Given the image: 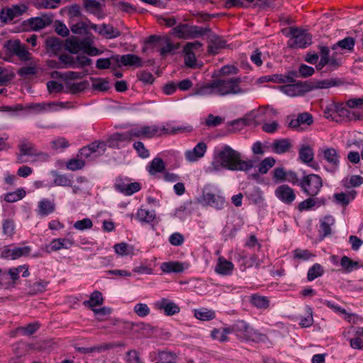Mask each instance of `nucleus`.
Wrapping results in <instances>:
<instances>
[{
    "instance_id": "9b49d317",
    "label": "nucleus",
    "mask_w": 363,
    "mask_h": 363,
    "mask_svg": "<svg viewBox=\"0 0 363 363\" xmlns=\"http://www.w3.org/2000/svg\"><path fill=\"white\" fill-rule=\"evenodd\" d=\"M52 22V18L51 16L44 15L41 17L30 18L26 20L23 22L22 26L26 30H38L50 26Z\"/></svg>"
},
{
    "instance_id": "5fc2aeb1",
    "label": "nucleus",
    "mask_w": 363,
    "mask_h": 363,
    "mask_svg": "<svg viewBox=\"0 0 363 363\" xmlns=\"http://www.w3.org/2000/svg\"><path fill=\"white\" fill-rule=\"evenodd\" d=\"M195 317L201 320H210L215 318V312L208 309L195 310Z\"/></svg>"
},
{
    "instance_id": "49530a36",
    "label": "nucleus",
    "mask_w": 363,
    "mask_h": 363,
    "mask_svg": "<svg viewBox=\"0 0 363 363\" xmlns=\"http://www.w3.org/2000/svg\"><path fill=\"white\" fill-rule=\"evenodd\" d=\"M26 194L23 188L18 189L15 191L9 192L4 195V200L9 203L16 202L22 199Z\"/></svg>"
},
{
    "instance_id": "c85d7f7f",
    "label": "nucleus",
    "mask_w": 363,
    "mask_h": 363,
    "mask_svg": "<svg viewBox=\"0 0 363 363\" xmlns=\"http://www.w3.org/2000/svg\"><path fill=\"white\" fill-rule=\"evenodd\" d=\"M133 139L130 135V130L125 133H116L108 140L106 144L111 147H118V142L130 141Z\"/></svg>"
},
{
    "instance_id": "dca6fc26",
    "label": "nucleus",
    "mask_w": 363,
    "mask_h": 363,
    "mask_svg": "<svg viewBox=\"0 0 363 363\" xmlns=\"http://www.w3.org/2000/svg\"><path fill=\"white\" fill-rule=\"evenodd\" d=\"M89 28L96 32H98L101 35L104 36L107 39H113L119 37L121 35V31L114 28L111 24L103 23L101 27L96 24L92 23L89 21Z\"/></svg>"
},
{
    "instance_id": "8fccbe9b",
    "label": "nucleus",
    "mask_w": 363,
    "mask_h": 363,
    "mask_svg": "<svg viewBox=\"0 0 363 363\" xmlns=\"http://www.w3.org/2000/svg\"><path fill=\"white\" fill-rule=\"evenodd\" d=\"M163 45L166 43L164 46H162V48L160 49V55L162 57L167 56L168 54L172 53L175 50L178 49L179 45V44H174L172 42H170L169 38L164 37Z\"/></svg>"
},
{
    "instance_id": "6e6552de",
    "label": "nucleus",
    "mask_w": 363,
    "mask_h": 363,
    "mask_svg": "<svg viewBox=\"0 0 363 363\" xmlns=\"http://www.w3.org/2000/svg\"><path fill=\"white\" fill-rule=\"evenodd\" d=\"M286 120L289 122V128L297 130H303L306 127L313 123V116L308 112H303L297 116H287Z\"/></svg>"
},
{
    "instance_id": "774afa93",
    "label": "nucleus",
    "mask_w": 363,
    "mask_h": 363,
    "mask_svg": "<svg viewBox=\"0 0 363 363\" xmlns=\"http://www.w3.org/2000/svg\"><path fill=\"white\" fill-rule=\"evenodd\" d=\"M134 312L140 317H145L150 314V310L145 303H137L134 306Z\"/></svg>"
},
{
    "instance_id": "052dcab7",
    "label": "nucleus",
    "mask_w": 363,
    "mask_h": 363,
    "mask_svg": "<svg viewBox=\"0 0 363 363\" xmlns=\"http://www.w3.org/2000/svg\"><path fill=\"white\" fill-rule=\"evenodd\" d=\"M61 3V0H42L37 2L35 6L37 9H56Z\"/></svg>"
},
{
    "instance_id": "864d4df0",
    "label": "nucleus",
    "mask_w": 363,
    "mask_h": 363,
    "mask_svg": "<svg viewBox=\"0 0 363 363\" xmlns=\"http://www.w3.org/2000/svg\"><path fill=\"white\" fill-rule=\"evenodd\" d=\"M137 217L141 222L150 223L155 219V213L154 211L140 208L138 211Z\"/></svg>"
},
{
    "instance_id": "603ef678",
    "label": "nucleus",
    "mask_w": 363,
    "mask_h": 363,
    "mask_svg": "<svg viewBox=\"0 0 363 363\" xmlns=\"http://www.w3.org/2000/svg\"><path fill=\"white\" fill-rule=\"evenodd\" d=\"M95 82L92 84V89L100 91H106L110 89L109 82L102 78H91Z\"/></svg>"
},
{
    "instance_id": "c9c22d12",
    "label": "nucleus",
    "mask_w": 363,
    "mask_h": 363,
    "mask_svg": "<svg viewBox=\"0 0 363 363\" xmlns=\"http://www.w3.org/2000/svg\"><path fill=\"white\" fill-rule=\"evenodd\" d=\"M104 303L102 294L99 291H94L91 293L88 301H84V305L88 306L91 310L97 306H101Z\"/></svg>"
},
{
    "instance_id": "a19ab883",
    "label": "nucleus",
    "mask_w": 363,
    "mask_h": 363,
    "mask_svg": "<svg viewBox=\"0 0 363 363\" xmlns=\"http://www.w3.org/2000/svg\"><path fill=\"white\" fill-rule=\"evenodd\" d=\"M335 223V219L331 216H327L324 218L323 220L320 223V230L322 235H320L321 239L329 235L331 233L330 226Z\"/></svg>"
},
{
    "instance_id": "a878e982",
    "label": "nucleus",
    "mask_w": 363,
    "mask_h": 363,
    "mask_svg": "<svg viewBox=\"0 0 363 363\" xmlns=\"http://www.w3.org/2000/svg\"><path fill=\"white\" fill-rule=\"evenodd\" d=\"M324 159L330 163L334 169H336L340 164V155L333 147H327L323 151Z\"/></svg>"
},
{
    "instance_id": "f03ea898",
    "label": "nucleus",
    "mask_w": 363,
    "mask_h": 363,
    "mask_svg": "<svg viewBox=\"0 0 363 363\" xmlns=\"http://www.w3.org/2000/svg\"><path fill=\"white\" fill-rule=\"evenodd\" d=\"M241 82L240 77L213 79L211 82L195 89L193 95L216 94L223 96L230 94H243L245 90L240 86Z\"/></svg>"
},
{
    "instance_id": "ddd939ff",
    "label": "nucleus",
    "mask_w": 363,
    "mask_h": 363,
    "mask_svg": "<svg viewBox=\"0 0 363 363\" xmlns=\"http://www.w3.org/2000/svg\"><path fill=\"white\" fill-rule=\"evenodd\" d=\"M203 205L210 206L216 209H223L226 205L225 198L217 194L203 191L202 196L198 199Z\"/></svg>"
},
{
    "instance_id": "4c0bfd02",
    "label": "nucleus",
    "mask_w": 363,
    "mask_h": 363,
    "mask_svg": "<svg viewBox=\"0 0 363 363\" xmlns=\"http://www.w3.org/2000/svg\"><path fill=\"white\" fill-rule=\"evenodd\" d=\"M341 84H342V80L337 78L315 81V89H327L332 86H337Z\"/></svg>"
},
{
    "instance_id": "4468645a",
    "label": "nucleus",
    "mask_w": 363,
    "mask_h": 363,
    "mask_svg": "<svg viewBox=\"0 0 363 363\" xmlns=\"http://www.w3.org/2000/svg\"><path fill=\"white\" fill-rule=\"evenodd\" d=\"M286 93L291 96L302 95L315 89V81L297 82L286 86Z\"/></svg>"
},
{
    "instance_id": "423d86ee",
    "label": "nucleus",
    "mask_w": 363,
    "mask_h": 363,
    "mask_svg": "<svg viewBox=\"0 0 363 363\" xmlns=\"http://www.w3.org/2000/svg\"><path fill=\"white\" fill-rule=\"evenodd\" d=\"M106 147L107 144L106 142L96 140L81 148L77 153V157L82 160L84 158L94 160L96 157L104 155L106 150Z\"/></svg>"
},
{
    "instance_id": "b1692460",
    "label": "nucleus",
    "mask_w": 363,
    "mask_h": 363,
    "mask_svg": "<svg viewBox=\"0 0 363 363\" xmlns=\"http://www.w3.org/2000/svg\"><path fill=\"white\" fill-rule=\"evenodd\" d=\"M193 128L191 125H177L171 126L170 124L167 123V126H162L161 128L160 134L162 135H177L180 133L191 132Z\"/></svg>"
},
{
    "instance_id": "0e129e2a",
    "label": "nucleus",
    "mask_w": 363,
    "mask_h": 363,
    "mask_svg": "<svg viewBox=\"0 0 363 363\" xmlns=\"http://www.w3.org/2000/svg\"><path fill=\"white\" fill-rule=\"evenodd\" d=\"M133 148L141 158H147L150 155L149 150L145 147L141 141H136L133 143Z\"/></svg>"
},
{
    "instance_id": "9d476101",
    "label": "nucleus",
    "mask_w": 363,
    "mask_h": 363,
    "mask_svg": "<svg viewBox=\"0 0 363 363\" xmlns=\"http://www.w3.org/2000/svg\"><path fill=\"white\" fill-rule=\"evenodd\" d=\"M161 128L157 125H143L142 127L133 128L130 130L132 138L150 139L155 136L161 137Z\"/></svg>"
},
{
    "instance_id": "ea45409f",
    "label": "nucleus",
    "mask_w": 363,
    "mask_h": 363,
    "mask_svg": "<svg viewBox=\"0 0 363 363\" xmlns=\"http://www.w3.org/2000/svg\"><path fill=\"white\" fill-rule=\"evenodd\" d=\"M89 84L87 80H84L77 83H67L66 87L69 92L76 94L84 91L89 86Z\"/></svg>"
},
{
    "instance_id": "09e8293b",
    "label": "nucleus",
    "mask_w": 363,
    "mask_h": 363,
    "mask_svg": "<svg viewBox=\"0 0 363 363\" xmlns=\"http://www.w3.org/2000/svg\"><path fill=\"white\" fill-rule=\"evenodd\" d=\"M40 324L38 322H33L26 326L17 328L16 332L21 333L24 335H31L40 328Z\"/></svg>"
},
{
    "instance_id": "f704fd0d",
    "label": "nucleus",
    "mask_w": 363,
    "mask_h": 363,
    "mask_svg": "<svg viewBox=\"0 0 363 363\" xmlns=\"http://www.w3.org/2000/svg\"><path fill=\"white\" fill-rule=\"evenodd\" d=\"M191 26L179 23L172 29V34L181 39H189Z\"/></svg>"
},
{
    "instance_id": "c756f323",
    "label": "nucleus",
    "mask_w": 363,
    "mask_h": 363,
    "mask_svg": "<svg viewBox=\"0 0 363 363\" xmlns=\"http://www.w3.org/2000/svg\"><path fill=\"white\" fill-rule=\"evenodd\" d=\"M226 41L218 35H213L208 45V51L211 54L216 55L218 50L225 47Z\"/></svg>"
},
{
    "instance_id": "0eeeda50",
    "label": "nucleus",
    "mask_w": 363,
    "mask_h": 363,
    "mask_svg": "<svg viewBox=\"0 0 363 363\" xmlns=\"http://www.w3.org/2000/svg\"><path fill=\"white\" fill-rule=\"evenodd\" d=\"M4 48L6 52L16 55L21 61L30 60V53L28 51L26 46L21 44L19 40H8L4 44Z\"/></svg>"
},
{
    "instance_id": "cd10ccee",
    "label": "nucleus",
    "mask_w": 363,
    "mask_h": 363,
    "mask_svg": "<svg viewBox=\"0 0 363 363\" xmlns=\"http://www.w3.org/2000/svg\"><path fill=\"white\" fill-rule=\"evenodd\" d=\"M117 191L125 196H130L140 189V183H116Z\"/></svg>"
},
{
    "instance_id": "e433bc0d",
    "label": "nucleus",
    "mask_w": 363,
    "mask_h": 363,
    "mask_svg": "<svg viewBox=\"0 0 363 363\" xmlns=\"http://www.w3.org/2000/svg\"><path fill=\"white\" fill-rule=\"evenodd\" d=\"M64 48L72 54L79 52V38L76 36H71L64 40Z\"/></svg>"
},
{
    "instance_id": "72a5a7b5",
    "label": "nucleus",
    "mask_w": 363,
    "mask_h": 363,
    "mask_svg": "<svg viewBox=\"0 0 363 363\" xmlns=\"http://www.w3.org/2000/svg\"><path fill=\"white\" fill-rule=\"evenodd\" d=\"M355 45V40L352 37H346L342 40H339L337 43L332 46V50H336L340 48L343 50L352 51Z\"/></svg>"
},
{
    "instance_id": "a18cd8bd",
    "label": "nucleus",
    "mask_w": 363,
    "mask_h": 363,
    "mask_svg": "<svg viewBox=\"0 0 363 363\" xmlns=\"http://www.w3.org/2000/svg\"><path fill=\"white\" fill-rule=\"evenodd\" d=\"M250 302L254 306L262 309L267 308L269 305V301L267 297L257 294L250 296Z\"/></svg>"
},
{
    "instance_id": "37998d69",
    "label": "nucleus",
    "mask_w": 363,
    "mask_h": 363,
    "mask_svg": "<svg viewBox=\"0 0 363 363\" xmlns=\"http://www.w3.org/2000/svg\"><path fill=\"white\" fill-rule=\"evenodd\" d=\"M303 191L311 196L318 194L323 183H300Z\"/></svg>"
},
{
    "instance_id": "4be33fe9",
    "label": "nucleus",
    "mask_w": 363,
    "mask_h": 363,
    "mask_svg": "<svg viewBox=\"0 0 363 363\" xmlns=\"http://www.w3.org/2000/svg\"><path fill=\"white\" fill-rule=\"evenodd\" d=\"M207 145L204 142H199L191 150L185 152L186 159L189 162H195L204 156Z\"/></svg>"
},
{
    "instance_id": "bf43d9fd",
    "label": "nucleus",
    "mask_w": 363,
    "mask_h": 363,
    "mask_svg": "<svg viewBox=\"0 0 363 363\" xmlns=\"http://www.w3.org/2000/svg\"><path fill=\"white\" fill-rule=\"evenodd\" d=\"M336 110H337L336 104L333 103V104L328 105L323 109L324 117L326 118L327 119H330L333 121H335V119L337 118V116Z\"/></svg>"
},
{
    "instance_id": "1a4fd4ad",
    "label": "nucleus",
    "mask_w": 363,
    "mask_h": 363,
    "mask_svg": "<svg viewBox=\"0 0 363 363\" xmlns=\"http://www.w3.org/2000/svg\"><path fill=\"white\" fill-rule=\"evenodd\" d=\"M113 62L116 64V66H113L111 68L115 69L116 67L121 66H130L141 67L143 66L142 59L134 54H125L123 55H115L111 56Z\"/></svg>"
},
{
    "instance_id": "3c124183",
    "label": "nucleus",
    "mask_w": 363,
    "mask_h": 363,
    "mask_svg": "<svg viewBox=\"0 0 363 363\" xmlns=\"http://www.w3.org/2000/svg\"><path fill=\"white\" fill-rule=\"evenodd\" d=\"M354 198V195L352 193H337L334 194V199L337 203L346 206L349 204L351 200Z\"/></svg>"
},
{
    "instance_id": "c03bdc74",
    "label": "nucleus",
    "mask_w": 363,
    "mask_h": 363,
    "mask_svg": "<svg viewBox=\"0 0 363 363\" xmlns=\"http://www.w3.org/2000/svg\"><path fill=\"white\" fill-rule=\"evenodd\" d=\"M164 37L157 35H150L145 41V46L147 49H154L163 45Z\"/></svg>"
},
{
    "instance_id": "473e14b6",
    "label": "nucleus",
    "mask_w": 363,
    "mask_h": 363,
    "mask_svg": "<svg viewBox=\"0 0 363 363\" xmlns=\"http://www.w3.org/2000/svg\"><path fill=\"white\" fill-rule=\"evenodd\" d=\"M55 209V204L49 201L48 199H44L38 202V214L41 216H46L52 212Z\"/></svg>"
},
{
    "instance_id": "6ab92c4d",
    "label": "nucleus",
    "mask_w": 363,
    "mask_h": 363,
    "mask_svg": "<svg viewBox=\"0 0 363 363\" xmlns=\"http://www.w3.org/2000/svg\"><path fill=\"white\" fill-rule=\"evenodd\" d=\"M337 107V118L335 122L342 123L344 120L346 121H357L363 118V116L356 112H350L347 108L344 107L342 104H336Z\"/></svg>"
},
{
    "instance_id": "a211bd4d",
    "label": "nucleus",
    "mask_w": 363,
    "mask_h": 363,
    "mask_svg": "<svg viewBox=\"0 0 363 363\" xmlns=\"http://www.w3.org/2000/svg\"><path fill=\"white\" fill-rule=\"evenodd\" d=\"M155 308L160 311H163L164 315L167 316L173 315L180 311V308L173 301L167 298H162L155 303Z\"/></svg>"
},
{
    "instance_id": "de8ad7c7",
    "label": "nucleus",
    "mask_w": 363,
    "mask_h": 363,
    "mask_svg": "<svg viewBox=\"0 0 363 363\" xmlns=\"http://www.w3.org/2000/svg\"><path fill=\"white\" fill-rule=\"evenodd\" d=\"M189 38H196L204 36L208 33H212L211 28L209 27H199L197 26H191Z\"/></svg>"
},
{
    "instance_id": "aec40b11",
    "label": "nucleus",
    "mask_w": 363,
    "mask_h": 363,
    "mask_svg": "<svg viewBox=\"0 0 363 363\" xmlns=\"http://www.w3.org/2000/svg\"><path fill=\"white\" fill-rule=\"evenodd\" d=\"M232 331L236 333L237 335L240 338L247 340H254L253 331L244 320L237 321L231 328Z\"/></svg>"
},
{
    "instance_id": "393cba45",
    "label": "nucleus",
    "mask_w": 363,
    "mask_h": 363,
    "mask_svg": "<svg viewBox=\"0 0 363 363\" xmlns=\"http://www.w3.org/2000/svg\"><path fill=\"white\" fill-rule=\"evenodd\" d=\"M188 264H184L180 262H167L161 264V269L165 273H180L182 272L185 268H187Z\"/></svg>"
},
{
    "instance_id": "f3484780",
    "label": "nucleus",
    "mask_w": 363,
    "mask_h": 363,
    "mask_svg": "<svg viewBox=\"0 0 363 363\" xmlns=\"http://www.w3.org/2000/svg\"><path fill=\"white\" fill-rule=\"evenodd\" d=\"M45 48L50 57L57 55L64 48V40L57 37H48L45 41Z\"/></svg>"
},
{
    "instance_id": "f8f14e48",
    "label": "nucleus",
    "mask_w": 363,
    "mask_h": 363,
    "mask_svg": "<svg viewBox=\"0 0 363 363\" xmlns=\"http://www.w3.org/2000/svg\"><path fill=\"white\" fill-rule=\"evenodd\" d=\"M30 251L31 248L29 246L15 247L13 248L6 246L1 251L0 257L5 259L15 260L21 257L28 256Z\"/></svg>"
},
{
    "instance_id": "4d7b16f0",
    "label": "nucleus",
    "mask_w": 363,
    "mask_h": 363,
    "mask_svg": "<svg viewBox=\"0 0 363 363\" xmlns=\"http://www.w3.org/2000/svg\"><path fill=\"white\" fill-rule=\"evenodd\" d=\"M84 166V160L77 156V158L69 160L66 164L67 168L72 171L82 169Z\"/></svg>"
},
{
    "instance_id": "2f4dec72",
    "label": "nucleus",
    "mask_w": 363,
    "mask_h": 363,
    "mask_svg": "<svg viewBox=\"0 0 363 363\" xmlns=\"http://www.w3.org/2000/svg\"><path fill=\"white\" fill-rule=\"evenodd\" d=\"M291 147V144L288 138L276 140L272 145L273 152L277 154L285 153Z\"/></svg>"
},
{
    "instance_id": "e2e57ef3",
    "label": "nucleus",
    "mask_w": 363,
    "mask_h": 363,
    "mask_svg": "<svg viewBox=\"0 0 363 363\" xmlns=\"http://www.w3.org/2000/svg\"><path fill=\"white\" fill-rule=\"evenodd\" d=\"M87 26L84 22L79 21L70 26L71 31L74 34L82 35L87 33Z\"/></svg>"
},
{
    "instance_id": "f257e3e1",
    "label": "nucleus",
    "mask_w": 363,
    "mask_h": 363,
    "mask_svg": "<svg viewBox=\"0 0 363 363\" xmlns=\"http://www.w3.org/2000/svg\"><path fill=\"white\" fill-rule=\"evenodd\" d=\"M217 159L223 167L231 171L243 172L247 175V179L257 182L259 181L261 175L267 174L276 163L274 157H268L260 162L257 169L255 161L242 160L241 154L228 145H225L218 152Z\"/></svg>"
},
{
    "instance_id": "58836bf2",
    "label": "nucleus",
    "mask_w": 363,
    "mask_h": 363,
    "mask_svg": "<svg viewBox=\"0 0 363 363\" xmlns=\"http://www.w3.org/2000/svg\"><path fill=\"white\" fill-rule=\"evenodd\" d=\"M341 267L345 270L346 272H351L354 269L359 267H363V264L359 265L358 262L353 261L347 256H343L340 260Z\"/></svg>"
},
{
    "instance_id": "bb28decb",
    "label": "nucleus",
    "mask_w": 363,
    "mask_h": 363,
    "mask_svg": "<svg viewBox=\"0 0 363 363\" xmlns=\"http://www.w3.org/2000/svg\"><path fill=\"white\" fill-rule=\"evenodd\" d=\"M299 160L304 164H308L314 159V151L309 145H301L298 149Z\"/></svg>"
},
{
    "instance_id": "20e7f679",
    "label": "nucleus",
    "mask_w": 363,
    "mask_h": 363,
    "mask_svg": "<svg viewBox=\"0 0 363 363\" xmlns=\"http://www.w3.org/2000/svg\"><path fill=\"white\" fill-rule=\"evenodd\" d=\"M286 35L291 37L288 42L291 48H305L312 44L311 34L300 28L290 27L289 33Z\"/></svg>"
},
{
    "instance_id": "2eb2a0df",
    "label": "nucleus",
    "mask_w": 363,
    "mask_h": 363,
    "mask_svg": "<svg viewBox=\"0 0 363 363\" xmlns=\"http://www.w3.org/2000/svg\"><path fill=\"white\" fill-rule=\"evenodd\" d=\"M23 5H13L12 7H3L0 11V19L2 23H8L14 18L21 16L26 11Z\"/></svg>"
},
{
    "instance_id": "7c9ffc66",
    "label": "nucleus",
    "mask_w": 363,
    "mask_h": 363,
    "mask_svg": "<svg viewBox=\"0 0 363 363\" xmlns=\"http://www.w3.org/2000/svg\"><path fill=\"white\" fill-rule=\"evenodd\" d=\"M234 265L231 262L226 260L224 257H220L218 259V264L216 267V272L222 275H228L231 274Z\"/></svg>"
},
{
    "instance_id": "79ce46f5",
    "label": "nucleus",
    "mask_w": 363,
    "mask_h": 363,
    "mask_svg": "<svg viewBox=\"0 0 363 363\" xmlns=\"http://www.w3.org/2000/svg\"><path fill=\"white\" fill-rule=\"evenodd\" d=\"M112 344H104L100 346L91 347H76L75 349L77 352L82 354L92 353V352H101L104 350H106L113 348Z\"/></svg>"
},
{
    "instance_id": "7ed1b4c3",
    "label": "nucleus",
    "mask_w": 363,
    "mask_h": 363,
    "mask_svg": "<svg viewBox=\"0 0 363 363\" xmlns=\"http://www.w3.org/2000/svg\"><path fill=\"white\" fill-rule=\"evenodd\" d=\"M274 182H323L321 177L315 174L308 173L306 170L298 172L286 170L283 167H277L272 172Z\"/></svg>"
},
{
    "instance_id": "39448f33",
    "label": "nucleus",
    "mask_w": 363,
    "mask_h": 363,
    "mask_svg": "<svg viewBox=\"0 0 363 363\" xmlns=\"http://www.w3.org/2000/svg\"><path fill=\"white\" fill-rule=\"evenodd\" d=\"M148 173L154 177V179L158 178L159 174H162L165 182H176L179 179L178 175L166 171V164L160 157H155L146 167Z\"/></svg>"
},
{
    "instance_id": "13d9d810",
    "label": "nucleus",
    "mask_w": 363,
    "mask_h": 363,
    "mask_svg": "<svg viewBox=\"0 0 363 363\" xmlns=\"http://www.w3.org/2000/svg\"><path fill=\"white\" fill-rule=\"evenodd\" d=\"M58 58L61 61L62 69L76 68L77 65L74 64V57L67 54H62Z\"/></svg>"
},
{
    "instance_id": "680f3d73",
    "label": "nucleus",
    "mask_w": 363,
    "mask_h": 363,
    "mask_svg": "<svg viewBox=\"0 0 363 363\" xmlns=\"http://www.w3.org/2000/svg\"><path fill=\"white\" fill-rule=\"evenodd\" d=\"M48 284V281L40 280L39 281L35 282L30 286V294H36L38 293H42L45 290L47 285Z\"/></svg>"
},
{
    "instance_id": "412c9836",
    "label": "nucleus",
    "mask_w": 363,
    "mask_h": 363,
    "mask_svg": "<svg viewBox=\"0 0 363 363\" xmlns=\"http://www.w3.org/2000/svg\"><path fill=\"white\" fill-rule=\"evenodd\" d=\"M275 195L282 202L291 204L296 199L294 190L287 185H281L275 190Z\"/></svg>"
},
{
    "instance_id": "6e6d98bb",
    "label": "nucleus",
    "mask_w": 363,
    "mask_h": 363,
    "mask_svg": "<svg viewBox=\"0 0 363 363\" xmlns=\"http://www.w3.org/2000/svg\"><path fill=\"white\" fill-rule=\"evenodd\" d=\"M323 268L319 264H313L308 272L307 278L308 281H313L323 274Z\"/></svg>"
},
{
    "instance_id": "338daca9",
    "label": "nucleus",
    "mask_w": 363,
    "mask_h": 363,
    "mask_svg": "<svg viewBox=\"0 0 363 363\" xmlns=\"http://www.w3.org/2000/svg\"><path fill=\"white\" fill-rule=\"evenodd\" d=\"M137 77L145 84H152L155 82V77L150 72L141 71L137 74Z\"/></svg>"
},
{
    "instance_id": "5701e85b",
    "label": "nucleus",
    "mask_w": 363,
    "mask_h": 363,
    "mask_svg": "<svg viewBox=\"0 0 363 363\" xmlns=\"http://www.w3.org/2000/svg\"><path fill=\"white\" fill-rule=\"evenodd\" d=\"M20 154L18 156V160L20 162H23L21 158L23 156H38L40 154L37 152L35 145L27 140L21 141L18 145Z\"/></svg>"
},
{
    "instance_id": "69168bd1",
    "label": "nucleus",
    "mask_w": 363,
    "mask_h": 363,
    "mask_svg": "<svg viewBox=\"0 0 363 363\" xmlns=\"http://www.w3.org/2000/svg\"><path fill=\"white\" fill-rule=\"evenodd\" d=\"M293 252H294V259H295L308 260L311 257H314V255L312 254L308 250L296 249Z\"/></svg>"
}]
</instances>
